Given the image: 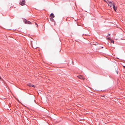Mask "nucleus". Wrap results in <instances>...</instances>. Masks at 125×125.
<instances>
[{"mask_svg": "<svg viewBox=\"0 0 125 125\" xmlns=\"http://www.w3.org/2000/svg\"><path fill=\"white\" fill-rule=\"evenodd\" d=\"M102 48H103V47H102Z\"/></svg>", "mask_w": 125, "mask_h": 125, "instance_id": "obj_12", "label": "nucleus"}, {"mask_svg": "<svg viewBox=\"0 0 125 125\" xmlns=\"http://www.w3.org/2000/svg\"><path fill=\"white\" fill-rule=\"evenodd\" d=\"M1 77H0V79Z\"/></svg>", "mask_w": 125, "mask_h": 125, "instance_id": "obj_13", "label": "nucleus"}, {"mask_svg": "<svg viewBox=\"0 0 125 125\" xmlns=\"http://www.w3.org/2000/svg\"><path fill=\"white\" fill-rule=\"evenodd\" d=\"M31 85H32V84L31 83H29V84H27L28 86L30 87H31Z\"/></svg>", "mask_w": 125, "mask_h": 125, "instance_id": "obj_6", "label": "nucleus"}, {"mask_svg": "<svg viewBox=\"0 0 125 125\" xmlns=\"http://www.w3.org/2000/svg\"><path fill=\"white\" fill-rule=\"evenodd\" d=\"M26 24H31V22H30L29 21H27L26 19H25L23 21Z\"/></svg>", "mask_w": 125, "mask_h": 125, "instance_id": "obj_3", "label": "nucleus"}, {"mask_svg": "<svg viewBox=\"0 0 125 125\" xmlns=\"http://www.w3.org/2000/svg\"><path fill=\"white\" fill-rule=\"evenodd\" d=\"M104 1H105V0H104Z\"/></svg>", "mask_w": 125, "mask_h": 125, "instance_id": "obj_15", "label": "nucleus"}, {"mask_svg": "<svg viewBox=\"0 0 125 125\" xmlns=\"http://www.w3.org/2000/svg\"><path fill=\"white\" fill-rule=\"evenodd\" d=\"M107 39L110 40V39L109 38H107Z\"/></svg>", "mask_w": 125, "mask_h": 125, "instance_id": "obj_11", "label": "nucleus"}, {"mask_svg": "<svg viewBox=\"0 0 125 125\" xmlns=\"http://www.w3.org/2000/svg\"><path fill=\"white\" fill-rule=\"evenodd\" d=\"M50 17H51V18H53L54 17V14L52 13H51L50 14Z\"/></svg>", "mask_w": 125, "mask_h": 125, "instance_id": "obj_5", "label": "nucleus"}, {"mask_svg": "<svg viewBox=\"0 0 125 125\" xmlns=\"http://www.w3.org/2000/svg\"><path fill=\"white\" fill-rule=\"evenodd\" d=\"M108 3L110 4V5L108 4V5L110 6H113V9L115 11H116L117 8L116 7H115L114 4L111 1H108Z\"/></svg>", "mask_w": 125, "mask_h": 125, "instance_id": "obj_1", "label": "nucleus"}, {"mask_svg": "<svg viewBox=\"0 0 125 125\" xmlns=\"http://www.w3.org/2000/svg\"><path fill=\"white\" fill-rule=\"evenodd\" d=\"M50 20H51L52 21H53V20H54L53 19V18H51Z\"/></svg>", "mask_w": 125, "mask_h": 125, "instance_id": "obj_7", "label": "nucleus"}, {"mask_svg": "<svg viewBox=\"0 0 125 125\" xmlns=\"http://www.w3.org/2000/svg\"><path fill=\"white\" fill-rule=\"evenodd\" d=\"M33 87L34 88H35V86L33 85H32L31 87Z\"/></svg>", "mask_w": 125, "mask_h": 125, "instance_id": "obj_8", "label": "nucleus"}, {"mask_svg": "<svg viewBox=\"0 0 125 125\" xmlns=\"http://www.w3.org/2000/svg\"><path fill=\"white\" fill-rule=\"evenodd\" d=\"M35 24L36 25H37L36 27H38V25H37V24L36 23H35Z\"/></svg>", "mask_w": 125, "mask_h": 125, "instance_id": "obj_10", "label": "nucleus"}, {"mask_svg": "<svg viewBox=\"0 0 125 125\" xmlns=\"http://www.w3.org/2000/svg\"><path fill=\"white\" fill-rule=\"evenodd\" d=\"M77 77H78L79 78L83 80H84L85 79V78L84 77V76L82 75H79V76H78Z\"/></svg>", "mask_w": 125, "mask_h": 125, "instance_id": "obj_4", "label": "nucleus"}, {"mask_svg": "<svg viewBox=\"0 0 125 125\" xmlns=\"http://www.w3.org/2000/svg\"><path fill=\"white\" fill-rule=\"evenodd\" d=\"M25 4V0H21L20 4L22 6L24 5Z\"/></svg>", "mask_w": 125, "mask_h": 125, "instance_id": "obj_2", "label": "nucleus"}, {"mask_svg": "<svg viewBox=\"0 0 125 125\" xmlns=\"http://www.w3.org/2000/svg\"><path fill=\"white\" fill-rule=\"evenodd\" d=\"M117 73L118 74V72H117Z\"/></svg>", "mask_w": 125, "mask_h": 125, "instance_id": "obj_14", "label": "nucleus"}, {"mask_svg": "<svg viewBox=\"0 0 125 125\" xmlns=\"http://www.w3.org/2000/svg\"><path fill=\"white\" fill-rule=\"evenodd\" d=\"M114 41L113 40H112L111 41V42H112L113 43H114Z\"/></svg>", "mask_w": 125, "mask_h": 125, "instance_id": "obj_9", "label": "nucleus"}]
</instances>
